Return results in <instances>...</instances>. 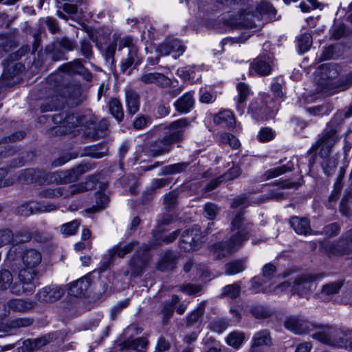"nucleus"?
<instances>
[{"instance_id": "393cba45", "label": "nucleus", "mask_w": 352, "mask_h": 352, "mask_svg": "<svg viewBox=\"0 0 352 352\" xmlns=\"http://www.w3.org/2000/svg\"><path fill=\"white\" fill-rule=\"evenodd\" d=\"M58 208L59 205L54 204H37L34 207H31L28 204H23L19 208L18 212L21 215L28 216L34 212H49Z\"/></svg>"}, {"instance_id": "5fc2aeb1", "label": "nucleus", "mask_w": 352, "mask_h": 352, "mask_svg": "<svg viewBox=\"0 0 352 352\" xmlns=\"http://www.w3.org/2000/svg\"><path fill=\"white\" fill-rule=\"evenodd\" d=\"M245 263L242 260H234L225 265L226 274L234 275L243 272L245 270Z\"/></svg>"}, {"instance_id": "e433bc0d", "label": "nucleus", "mask_w": 352, "mask_h": 352, "mask_svg": "<svg viewBox=\"0 0 352 352\" xmlns=\"http://www.w3.org/2000/svg\"><path fill=\"white\" fill-rule=\"evenodd\" d=\"M131 44L132 40L131 38H126L124 41V45L128 47V57L122 62L121 70L122 72H125L133 65L137 57L138 50L136 47L132 46Z\"/></svg>"}, {"instance_id": "f257e3e1", "label": "nucleus", "mask_w": 352, "mask_h": 352, "mask_svg": "<svg viewBox=\"0 0 352 352\" xmlns=\"http://www.w3.org/2000/svg\"><path fill=\"white\" fill-rule=\"evenodd\" d=\"M342 122V116L336 115L327 124L322 133L319 135L317 141L307 151L308 155L317 152L322 160L320 165L324 173L331 176L338 165L337 159L331 155L332 148L338 142L340 138L338 133Z\"/></svg>"}, {"instance_id": "bf43d9fd", "label": "nucleus", "mask_w": 352, "mask_h": 352, "mask_svg": "<svg viewBox=\"0 0 352 352\" xmlns=\"http://www.w3.org/2000/svg\"><path fill=\"white\" fill-rule=\"evenodd\" d=\"M178 192L173 190L164 196V204L167 212H170L177 204Z\"/></svg>"}, {"instance_id": "774afa93", "label": "nucleus", "mask_w": 352, "mask_h": 352, "mask_svg": "<svg viewBox=\"0 0 352 352\" xmlns=\"http://www.w3.org/2000/svg\"><path fill=\"white\" fill-rule=\"evenodd\" d=\"M214 120L217 124L226 122L230 126L235 123L234 116L232 113L229 110H224L223 111L218 113L214 117Z\"/></svg>"}, {"instance_id": "09e8293b", "label": "nucleus", "mask_w": 352, "mask_h": 352, "mask_svg": "<svg viewBox=\"0 0 352 352\" xmlns=\"http://www.w3.org/2000/svg\"><path fill=\"white\" fill-rule=\"evenodd\" d=\"M252 343L261 347L271 345L272 338L270 332L264 329L256 333L252 338Z\"/></svg>"}, {"instance_id": "9b49d317", "label": "nucleus", "mask_w": 352, "mask_h": 352, "mask_svg": "<svg viewBox=\"0 0 352 352\" xmlns=\"http://www.w3.org/2000/svg\"><path fill=\"white\" fill-rule=\"evenodd\" d=\"M283 325L287 330L299 335L308 333L314 329L322 328V326L308 321L301 316L295 315L286 317Z\"/></svg>"}, {"instance_id": "2f4dec72", "label": "nucleus", "mask_w": 352, "mask_h": 352, "mask_svg": "<svg viewBox=\"0 0 352 352\" xmlns=\"http://www.w3.org/2000/svg\"><path fill=\"white\" fill-rule=\"evenodd\" d=\"M125 100L128 113L131 115L135 114L139 111L140 105L139 94L132 89H126L125 91Z\"/></svg>"}, {"instance_id": "2eb2a0df", "label": "nucleus", "mask_w": 352, "mask_h": 352, "mask_svg": "<svg viewBox=\"0 0 352 352\" xmlns=\"http://www.w3.org/2000/svg\"><path fill=\"white\" fill-rule=\"evenodd\" d=\"M64 294V289L58 285H51L39 289L35 295L37 301L43 303L56 302Z\"/></svg>"}, {"instance_id": "de8ad7c7", "label": "nucleus", "mask_w": 352, "mask_h": 352, "mask_svg": "<svg viewBox=\"0 0 352 352\" xmlns=\"http://www.w3.org/2000/svg\"><path fill=\"white\" fill-rule=\"evenodd\" d=\"M342 179L343 176L341 175H339L333 184V189L331 191V195H329L328 199L327 206L329 208H333V205L336 204V202L340 197L341 191L342 190Z\"/></svg>"}, {"instance_id": "4468645a", "label": "nucleus", "mask_w": 352, "mask_h": 352, "mask_svg": "<svg viewBox=\"0 0 352 352\" xmlns=\"http://www.w3.org/2000/svg\"><path fill=\"white\" fill-rule=\"evenodd\" d=\"M3 265L12 273H18V275L21 271H32L27 270L23 265V249L15 245L12 246L8 252Z\"/></svg>"}, {"instance_id": "864d4df0", "label": "nucleus", "mask_w": 352, "mask_h": 352, "mask_svg": "<svg viewBox=\"0 0 352 352\" xmlns=\"http://www.w3.org/2000/svg\"><path fill=\"white\" fill-rule=\"evenodd\" d=\"M241 285L239 283H234L225 286L222 289L221 297H228L231 299H235L240 296Z\"/></svg>"}, {"instance_id": "7ed1b4c3", "label": "nucleus", "mask_w": 352, "mask_h": 352, "mask_svg": "<svg viewBox=\"0 0 352 352\" xmlns=\"http://www.w3.org/2000/svg\"><path fill=\"white\" fill-rule=\"evenodd\" d=\"M312 337L326 344L343 348L352 352V336L351 332L327 327L322 331L314 333Z\"/></svg>"}, {"instance_id": "58836bf2", "label": "nucleus", "mask_w": 352, "mask_h": 352, "mask_svg": "<svg viewBox=\"0 0 352 352\" xmlns=\"http://www.w3.org/2000/svg\"><path fill=\"white\" fill-rule=\"evenodd\" d=\"M108 147L106 144H99L85 148V156L100 159L107 155Z\"/></svg>"}, {"instance_id": "9d476101", "label": "nucleus", "mask_w": 352, "mask_h": 352, "mask_svg": "<svg viewBox=\"0 0 352 352\" xmlns=\"http://www.w3.org/2000/svg\"><path fill=\"white\" fill-rule=\"evenodd\" d=\"M188 125V120L186 118H182L172 122L166 129L162 138L170 151L175 143L179 142L184 140V133L185 129Z\"/></svg>"}, {"instance_id": "338daca9", "label": "nucleus", "mask_w": 352, "mask_h": 352, "mask_svg": "<svg viewBox=\"0 0 352 352\" xmlns=\"http://www.w3.org/2000/svg\"><path fill=\"white\" fill-rule=\"evenodd\" d=\"M24 69V65L20 63H15V61H12V59H10V57L8 58V64L7 67L5 69V72H8V75L10 77H12L19 72H21Z\"/></svg>"}, {"instance_id": "f03ea898", "label": "nucleus", "mask_w": 352, "mask_h": 352, "mask_svg": "<svg viewBox=\"0 0 352 352\" xmlns=\"http://www.w3.org/2000/svg\"><path fill=\"white\" fill-rule=\"evenodd\" d=\"M67 76V74L62 73L51 75L47 79L50 89H57L56 92L64 98L65 103L67 102L72 107L78 106L86 100V96L83 94L80 84L65 83Z\"/></svg>"}, {"instance_id": "a19ab883", "label": "nucleus", "mask_w": 352, "mask_h": 352, "mask_svg": "<svg viewBox=\"0 0 352 352\" xmlns=\"http://www.w3.org/2000/svg\"><path fill=\"white\" fill-rule=\"evenodd\" d=\"M239 20L242 25L245 28H252L256 27V21H257V19L254 10L250 8L242 11L240 14Z\"/></svg>"}, {"instance_id": "3c124183", "label": "nucleus", "mask_w": 352, "mask_h": 352, "mask_svg": "<svg viewBox=\"0 0 352 352\" xmlns=\"http://www.w3.org/2000/svg\"><path fill=\"white\" fill-rule=\"evenodd\" d=\"M109 121L106 119H102L98 124L94 128L92 137L95 139L104 138L109 133Z\"/></svg>"}, {"instance_id": "8fccbe9b", "label": "nucleus", "mask_w": 352, "mask_h": 352, "mask_svg": "<svg viewBox=\"0 0 352 352\" xmlns=\"http://www.w3.org/2000/svg\"><path fill=\"white\" fill-rule=\"evenodd\" d=\"M293 163L289 161L285 165L267 170L265 173L264 176L265 177L266 179H270L278 177L287 172L292 171L293 169Z\"/></svg>"}, {"instance_id": "37998d69", "label": "nucleus", "mask_w": 352, "mask_h": 352, "mask_svg": "<svg viewBox=\"0 0 352 352\" xmlns=\"http://www.w3.org/2000/svg\"><path fill=\"white\" fill-rule=\"evenodd\" d=\"M189 165L190 162H180L165 166L162 168L160 175H169L183 173Z\"/></svg>"}, {"instance_id": "e2e57ef3", "label": "nucleus", "mask_w": 352, "mask_h": 352, "mask_svg": "<svg viewBox=\"0 0 352 352\" xmlns=\"http://www.w3.org/2000/svg\"><path fill=\"white\" fill-rule=\"evenodd\" d=\"M256 17L257 21H260L261 16L264 14L275 12V9L267 2H262L258 4L255 9Z\"/></svg>"}, {"instance_id": "aec40b11", "label": "nucleus", "mask_w": 352, "mask_h": 352, "mask_svg": "<svg viewBox=\"0 0 352 352\" xmlns=\"http://www.w3.org/2000/svg\"><path fill=\"white\" fill-rule=\"evenodd\" d=\"M177 254L170 250H166L161 256L157 263V269L161 272L173 270L177 263Z\"/></svg>"}, {"instance_id": "69168bd1", "label": "nucleus", "mask_w": 352, "mask_h": 352, "mask_svg": "<svg viewBox=\"0 0 352 352\" xmlns=\"http://www.w3.org/2000/svg\"><path fill=\"white\" fill-rule=\"evenodd\" d=\"M311 45L312 37L309 33L303 34L298 40V46L300 53H305L307 52Z\"/></svg>"}, {"instance_id": "473e14b6", "label": "nucleus", "mask_w": 352, "mask_h": 352, "mask_svg": "<svg viewBox=\"0 0 352 352\" xmlns=\"http://www.w3.org/2000/svg\"><path fill=\"white\" fill-rule=\"evenodd\" d=\"M87 33L90 40L95 43L96 46L100 51L102 50V45L110 38V33L104 30L88 28Z\"/></svg>"}, {"instance_id": "603ef678", "label": "nucleus", "mask_w": 352, "mask_h": 352, "mask_svg": "<svg viewBox=\"0 0 352 352\" xmlns=\"http://www.w3.org/2000/svg\"><path fill=\"white\" fill-rule=\"evenodd\" d=\"M277 269L276 267L273 263H267L265 264L262 270H261V274L262 276L266 279L267 280H272L273 279L276 278H285L288 276V274H283V275H276Z\"/></svg>"}, {"instance_id": "6e6552de", "label": "nucleus", "mask_w": 352, "mask_h": 352, "mask_svg": "<svg viewBox=\"0 0 352 352\" xmlns=\"http://www.w3.org/2000/svg\"><path fill=\"white\" fill-rule=\"evenodd\" d=\"M149 248L147 245L141 246L137 253L129 261L128 265L131 270V278L140 277L146 270L150 261Z\"/></svg>"}, {"instance_id": "b1692460", "label": "nucleus", "mask_w": 352, "mask_h": 352, "mask_svg": "<svg viewBox=\"0 0 352 352\" xmlns=\"http://www.w3.org/2000/svg\"><path fill=\"white\" fill-rule=\"evenodd\" d=\"M91 274H87L82 278L73 282L69 287V294L72 296H84L91 285Z\"/></svg>"}, {"instance_id": "39448f33", "label": "nucleus", "mask_w": 352, "mask_h": 352, "mask_svg": "<svg viewBox=\"0 0 352 352\" xmlns=\"http://www.w3.org/2000/svg\"><path fill=\"white\" fill-rule=\"evenodd\" d=\"M84 116L73 113H60L53 116L52 120L58 124L52 129V133L57 135L71 134L72 129L78 127L82 122Z\"/></svg>"}, {"instance_id": "dca6fc26", "label": "nucleus", "mask_w": 352, "mask_h": 352, "mask_svg": "<svg viewBox=\"0 0 352 352\" xmlns=\"http://www.w3.org/2000/svg\"><path fill=\"white\" fill-rule=\"evenodd\" d=\"M50 173L43 170L28 168L21 171L19 176V181L22 183H38L43 184L50 183Z\"/></svg>"}, {"instance_id": "c9c22d12", "label": "nucleus", "mask_w": 352, "mask_h": 352, "mask_svg": "<svg viewBox=\"0 0 352 352\" xmlns=\"http://www.w3.org/2000/svg\"><path fill=\"white\" fill-rule=\"evenodd\" d=\"M344 46L337 43L324 47L320 57V60L337 59L343 54Z\"/></svg>"}, {"instance_id": "ddd939ff", "label": "nucleus", "mask_w": 352, "mask_h": 352, "mask_svg": "<svg viewBox=\"0 0 352 352\" xmlns=\"http://www.w3.org/2000/svg\"><path fill=\"white\" fill-rule=\"evenodd\" d=\"M87 183L71 185L67 189L63 187H57L55 188H45L39 192V197L42 198H57L59 197H68L77 193L88 190L93 187H87Z\"/></svg>"}, {"instance_id": "4be33fe9", "label": "nucleus", "mask_w": 352, "mask_h": 352, "mask_svg": "<svg viewBox=\"0 0 352 352\" xmlns=\"http://www.w3.org/2000/svg\"><path fill=\"white\" fill-rule=\"evenodd\" d=\"M289 224L298 234L307 235L314 234L311 228L310 221L305 217L292 216Z\"/></svg>"}, {"instance_id": "f704fd0d", "label": "nucleus", "mask_w": 352, "mask_h": 352, "mask_svg": "<svg viewBox=\"0 0 352 352\" xmlns=\"http://www.w3.org/2000/svg\"><path fill=\"white\" fill-rule=\"evenodd\" d=\"M194 103L195 101L192 94L187 92L175 101L174 106L178 112L187 113L193 108Z\"/></svg>"}, {"instance_id": "a211bd4d", "label": "nucleus", "mask_w": 352, "mask_h": 352, "mask_svg": "<svg viewBox=\"0 0 352 352\" xmlns=\"http://www.w3.org/2000/svg\"><path fill=\"white\" fill-rule=\"evenodd\" d=\"M314 278L311 275H302L296 278L293 292L300 297H306L313 290Z\"/></svg>"}, {"instance_id": "423d86ee", "label": "nucleus", "mask_w": 352, "mask_h": 352, "mask_svg": "<svg viewBox=\"0 0 352 352\" xmlns=\"http://www.w3.org/2000/svg\"><path fill=\"white\" fill-rule=\"evenodd\" d=\"M38 278L37 271H21L18 275V280L10 284V292L16 296L32 294L36 287L35 279Z\"/></svg>"}, {"instance_id": "680f3d73", "label": "nucleus", "mask_w": 352, "mask_h": 352, "mask_svg": "<svg viewBox=\"0 0 352 352\" xmlns=\"http://www.w3.org/2000/svg\"><path fill=\"white\" fill-rule=\"evenodd\" d=\"M250 312L254 317L258 319L267 318L271 316L270 311L260 305H252L250 308Z\"/></svg>"}, {"instance_id": "f3484780", "label": "nucleus", "mask_w": 352, "mask_h": 352, "mask_svg": "<svg viewBox=\"0 0 352 352\" xmlns=\"http://www.w3.org/2000/svg\"><path fill=\"white\" fill-rule=\"evenodd\" d=\"M59 69L60 70V73L67 74L68 76V74L80 75L87 82H91L92 80V74L82 65L80 58L63 64L60 67Z\"/></svg>"}, {"instance_id": "6ab92c4d", "label": "nucleus", "mask_w": 352, "mask_h": 352, "mask_svg": "<svg viewBox=\"0 0 352 352\" xmlns=\"http://www.w3.org/2000/svg\"><path fill=\"white\" fill-rule=\"evenodd\" d=\"M139 80L144 85L155 84L163 89L170 87L173 85L171 79L158 72L144 73L140 76Z\"/></svg>"}, {"instance_id": "412c9836", "label": "nucleus", "mask_w": 352, "mask_h": 352, "mask_svg": "<svg viewBox=\"0 0 352 352\" xmlns=\"http://www.w3.org/2000/svg\"><path fill=\"white\" fill-rule=\"evenodd\" d=\"M240 248L231 239L226 241H221L214 244L211 250L216 255L217 258L226 257L235 252Z\"/></svg>"}, {"instance_id": "ea45409f", "label": "nucleus", "mask_w": 352, "mask_h": 352, "mask_svg": "<svg viewBox=\"0 0 352 352\" xmlns=\"http://www.w3.org/2000/svg\"><path fill=\"white\" fill-rule=\"evenodd\" d=\"M45 52L48 58L52 61L62 60L65 56L64 50L60 47L57 46L54 41L45 47Z\"/></svg>"}, {"instance_id": "4c0bfd02", "label": "nucleus", "mask_w": 352, "mask_h": 352, "mask_svg": "<svg viewBox=\"0 0 352 352\" xmlns=\"http://www.w3.org/2000/svg\"><path fill=\"white\" fill-rule=\"evenodd\" d=\"M236 89L239 93L236 102V109L241 114H242L245 106L247 98L250 94V89L248 85L244 82L238 83Z\"/></svg>"}, {"instance_id": "c03bdc74", "label": "nucleus", "mask_w": 352, "mask_h": 352, "mask_svg": "<svg viewBox=\"0 0 352 352\" xmlns=\"http://www.w3.org/2000/svg\"><path fill=\"white\" fill-rule=\"evenodd\" d=\"M18 46V41L14 34H1L0 35V48L3 51L8 52Z\"/></svg>"}, {"instance_id": "f8f14e48", "label": "nucleus", "mask_w": 352, "mask_h": 352, "mask_svg": "<svg viewBox=\"0 0 352 352\" xmlns=\"http://www.w3.org/2000/svg\"><path fill=\"white\" fill-rule=\"evenodd\" d=\"M138 244V242L134 241L127 243L123 247L120 245H114L104 255L98 269L99 272H103L107 269H109L113 265L116 256L121 258H124L127 254L130 253Z\"/></svg>"}, {"instance_id": "49530a36", "label": "nucleus", "mask_w": 352, "mask_h": 352, "mask_svg": "<svg viewBox=\"0 0 352 352\" xmlns=\"http://www.w3.org/2000/svg\"><path fill=\"white\" fill-rule=\"evenodd\" d=\"M205 312V302H200L197 308L186 316V326L191 327L198 322Z\"/></svg>"}, {"instance_id": "6e6d98bb", "label": "nucleus", "mask_w": 352, "mask_h": 352, "mask_svg": "<svg viewBox=\"0 0 352 352\" xmlns=\"http://www.w3.org/2000/svg\"><path fill=\"white\" fill-rule=\"evenodd\" d=\"M56 45L60 47L64 52L72 51L76 46L75 41L69 38L67 36L56 37L53 41Z\"/></svg>"}, {"instance_id": "c85d7f7f", "label": "nucleus", "mask_w": 352, "mask_h": 352, "mask_svg": "<svg viewBox=\"0 0 352 352\" xmlns=\"http://www.w3.org/2000/svg\"><path fill=\"white\" fill-rule=\"evenodd\" d=\"M272 60L269 56H258L251 63V69L260 76H267L272 70Z\"/></svg>"}, {"instance_id": "0eeeda50", "label": "nucleus", "mask_w": 352, "mask_h": 352, "mask_svg": "<svg viewBox=\"0 0 352 352\" xmlns=\"http://www.w3.org/2000/svg\"><path fill=\"white\" fill-rule=\"evenodd\" d=\"M93 168L94 164L91 163H83L67 170L50 173V182L65 184L76 182L80 175L91 170Z\"/></svg>"}, {"instance_id": "4d7b16f0", "label": "nucleus", "mask_w": 352, "mask_h": 352, "mask_svg": "<svg viewBox=\"0 0 352 352\" xmlns=\"http://www.w3.org/2000/svg\"><path fill=\"white\" fill-rule=\"evenodd\" d=\"M352 32L343 24L340 23L334 26L332 30L331 37L335 40L346 38L350 36Z\"/></svg>"}, {"instance_id": "052dcab7", "label": "nucleus", "mask_w": 352, "mask_h": 352, "mask_svg": "<svg viewBox=\"0 0 352 352\" xmlns=\"http://www.w3.org/2000/svg\"><path fill=\"white\" fill-rule=\"evenodd\" d=\"M109 201V197L103 193H98L96 195V206H93L87 210L89 212H96L100 210L104 209Z\"/></svg>"}, {"instance_id": "c756f323", "label": "nucleus", "mask_w": 352, "mask_h": 352, "mask_svg": "<svg viewBox=\"0 0 352 352\" xmlns=\"http://www.w3.org/2000/svg\"><path fill=\"white\" fill-rule=\"evenodd\" d=\"M23 265L27 270H35L41 262L42 255L35 249L23 250Z\"/></svg>"}, {"instance_id": "7c9ffc66", "label": "nucleus", "mask_w": 352, "mask_h": 352, "mask_svg": "<svg viewBox=\"0 0 352 352\" xmlns=\"http://www.w3.org/2000/svg\"><path fill=\"white\" fill-rule=\"evenodd\" d=\"M336 250L342 254H352V228L342 234L336 243Z\"/></svg>"}, {"instance_id": "a878e982", "label": "nucleus", "mask_w": 352, "mask_h": 352, "mask_svg": "<svg viewBox=\"0 0 352 352\" xmlns=\"http://www.w3.org/2000/svg\"><path fill=\"white\" fill-rule=\"evenodd\" d=\"M148 344V340L144 337H139L135 339L128 338L119 344L120 350L132 349L136 352H146Z\"/></svg>"}, {"instance_id": "a18cd8bd", "label": "nucleus", "mask_w": 352, "mask_h": 352, "mask_svg": "<svg viewBox=\"0 0 352 352\" xmlns=\"http://www.w3.org/2000/svg\"><path fill=\"white\" fill-rule=\"evenodd\" d=\"M149 150L153 157L162 155L170 151L162 138L152 142L150 144Z\"/></svg>"}, {"instance_id": "bb28decb", "label": "nucleus", "mask_w": 352, "mask_h": 352, "mask_svg": "<svg viewBox=\"0 0 352 352\" xmlns=\"http://www.w3.org/2000/svg\"><path fill=\"white\" fill-rule=\"evenodd\" d=\"M50 342V336H44L36 339H27L16 349L17 352H32L38 350Z\"/></svg>"}, {"instance_id": "13d9d810", "label": "nucleus", "mask_w": 352, "mask_h": 352, "mask_svg": "<svg viewBox=\"0 0 352 352\" xmlns=\"http://www.w3.org/2000/svg\"><path fill=\"white\" fill-rule=\"evenodd\" d=\"M80 226V221L75 219L67 223L63 224L60 227V232L65 235H74L76 233Z\"/></svg>"}, {"instance_id": "1a4fd4ad", "label": "nucleus", "mask_w": 352, "mask_h": 352, "mask_svg": "<svg viewBox=\"0 0 352 352\" xmlns=\"http://www.w3.org/2000/svg\"><path fill=\"white\" fill-rule=\"evenodd\" d=\"M202 233L198 226L185 230L181 234L179 247L184 252H190L198 250L201 245Z\"/></svg>"}, {"instance_id": "0e129e2a", "label": "nucleus", "mask_w": 352, "mask_h": 352, "mask_svg": "<svg viewBox=\"0 0 352 352\" xmlns=\"http://www.w3.org/2000/svg\"><path fill=\"white\" fill-rule=\"evenodd\" d=\"M34 323V319L31 318H17L10 320L8 324L10 329H18L21 327H28Z\"/></svg>"}, {"instance_id": "20e7f679", "label": "nucleus", "mask_w": 352, "mask_h": 352, "mask_svg": "<svg viewBox=\"0 0 352 352\" xmlns=\"http://www.w3.org/2000/svg\"><path fill=\"white\" fill-rule=\"evenodd\" d=\"M252 227V223L248 221L245 217V212L243 210L238 212L231 221L230 230L233 234L230 238L241 248L243 243L249 239Z\"/></svg>"}, {"instance_id": "cd10ccee", "label": "nucleus", "mask_w": 352, "mask_h": 352, "mask_svg": "<svg viewBox=\"0 0 352 352\" xmlns=\"http://www.w3.org/2000/svg\"><path fill=\"white\" fill-rule=\"evenodd\" d=\"M56 90L54 89L56 94L47 97L42 102L40 107L41 112L57 111L64 107V98L61 97L60 94L56 92Z\"/></svg>"}, {"instance_id": "5701e85b", "label": "nucleus", "mask_w": 352, "mask_h": 352, "mask_svg": "<svg viewBox=\"0 0 352 352\" xmlns=\"http://www.w3.org/2000/svg\"><path fill=\"white\" fill-rule=\"evenodd\" d=\"M36 302L30 299L12 298L7 302L9 311L14 312L26 313L34 309Z\"/></svg>"}, {"instance_id": "72a5a7b5", "label": "nucleus", "mask_w": 352, "mask_h": 352, "mask_svg": "<svg viewBox=\"0 0 352 352\" xmlns=\"http://www.w3.org/2000/svg\"><path fill=\"white\" fill-rule=\"evenodd\" d=\"M343 285V282L337 280L324 285L318 296L324 301L330 300V296L339 292Z\"/></svg>"}, {"instance_id": "79ce46f5", "label": "nucleus", "mask_w": 352, "mask_h": 352, "mask_svg": "<svg viewBox=\"0 0 352 352\" xmlns=\"http://www.w3.org/2000/svg\"><path fill=\"white\" fill-rule=\"evenodd\" d=\"M108 107L110 113L120 122L124 119V111L120 101L116 98H111L108 102Z\"/></svg>"}]
</instances>
